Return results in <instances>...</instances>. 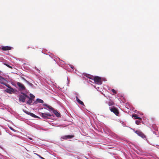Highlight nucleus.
<instances>
[{
    "label": "nucleus",
    "mask_w": 159,
    "mask_h": 159,
    "mask_svg": "<svg viewBox=\"0 0 159 159\" xmlns=\"http://www.w3.org/2000/svg\"><path fill=\"white\" fill-rule=\"evenodd\" d=\"M40 103H42V105L44 107H47L48 109L52 111L55 115L58 117H60V114L57 110H54L53 108L51 106L48 105L46 103H44L43 101L40 99Z\"/></svg>",
    "instance_id": "f257e3e1"
},
{
    "label": "nucleus",
    "mask_w": 159,
    "mask_h": 159,
    "mask_svg": "<svg viewBox=\"0 0 159 159\" xmlns=\"http://www.w3.org/2000/svg\"><path fill=\"white\" fill-rule=\"evenodd\" d=\"M110 111L114 113L116 116H119V112L117 108L114 107L109 108Z\"/></svg>",
    "instance_id": "f03ea898"
},
{
    "label": "nucleus",
    "mask_w": 159,
    "mask_h": 159,
    "mask_svg": "<svg viewBox=\"0 0 159 159\" xmlns=\"http://www.w3.org/2000/svg\"><path fill=\"white\" fill-rule=\"evenodd\" d=\"M93 80L95 82L98 84H101L102 82L101 78L98 76H95L93 78Z\"/></svg>",
    "instance_id": "7ed1b4c3"
},
{
    "label": "nucleus",
    "mask_w": 159,
    "mask_h": 159,
    "mask_svg": "<svg viewBox=\"0 0 159 159\" xmlns=\"http://www.w3.org/2000/svg\"><path fill=\"white\" fill-rule=\"evenodd\" d=\"M26 98H29V97L28 96L26 95L23 93V95H20V96L19 97V100L20 101L24 102H25Z\"/></svg>",
    "instance_id": "20e7f679"
},
{
    "label": "nucleus",
    "mask_w": 159,
    "mask_h": 159,
    "mask_svg": "<svg viewBox=\"0 0 159 159\" xmlns=\"http://www.w3.org/2000/svg\"><path fill=\"white\" fill-rule=\"evenodd\" d=\"M8 88H9V89H7L5 91L8 93L11 94L12 93H13L14 92V90L13 88H12L9 85L7 84L6 86Z\"/></svg>",
    "instance_id": "39448f33"
},
{
    "label": "nucleus",
    "mask_w": 159,
    "mask_h": 159,
    "mask_svg": "<svg viewBox=\"0 0 159 159\" xmlns=\"http://www.w3.org/2000/svg\"><path fill=\"white\" fill-rule=\"evenodd\" d=\"M17 84V85L19 87L20 90H25V87L22 84H21V83L19 82H18Z\"/></svg>",
    "instance_id": "423d86ee"
},
{
    "label": "nucleus",
    "mask_w": 159,
    "mask_h": 159,
    "mask_svg": "<svg viewBox=\"0 0 159 159\" xmlns=\"http://www.w3.org/2000/svg\"><path fill=\"white\" fill-rule=\"evenodd\" d=\"M7 80L4 78L0 76V82L1 84L6 86L8 84L5 82Z\"/></svg>",
    "instance_id": "0eeeda50"
},
{
    "label": "nucleus",
    "mask_w": 159,
    "mask_h": 159,
    "mask_svg": "<svg viewBox=\"0 0 159 159\" xmlns=\"http://www.w3.org/2000/svg\"><path fill=\"white\" fill-rule=\"evenodd\" d=\"M42 116L44 118H47L51 117V115L50 113H41Z\"/></svg>",
    "instance_id": "6e6552de"
},
{
    "label": "nucleus",
    "mask_w": 159,
    "mask_h": 159,
    "mask_svg": "<svg viewBox=\"0 0 159 159\" xmlns=\"http://www.w3.org/2000/svg\"><path fill=\"white\" fill-rule=\"evenodd\" d=\"M136 133L138 135H139L141 137L143 138H145L146 136H145V135L143 133H142V132H141L140 131H136Z\"/></svg>",
    "instance_id": "1a4fd4ad"
},
{
    "label": "nucleus",
    "mask_w": 159,
    "mask_h": 159,
    "mask_svg": "<svg viewBox=\"0 0 159 159\" xmlns=\"http://www.w3.org/2000/svg\"><path fill=\"white\" fill-rule=\"evenodd\" d=\"M74 137L73 135H67L63 136L61 137V138L63 139H70Z\"/></svg>",
    "instance_id": "9d476101"
},
{
    "label": "nucleus",
    "mask_w": 159,
    "mask_h": 159,
    "mask_svg": "<svg viewBox=\"0 0 159 159\" xmlns=\"http://www.w3.org/2000/svg\"><path fill=\"white\" fill-rule=\"evenodd\" d=\"M12 48L9 46H4L2 48V49L3 51L9 50L11 49Z\"/></svg>",
    "instance_id": "9b49d317"
},
{
    "label": "nucleus",
    "mask_w": 159,
    "mask_h": 159,
    "mask_svg": "<svg viewBox=\"0 0 159 159\" xmlns=\"http://www.w3.org/2000/svg\"><path fill=\"white\" fill-rule=\"evenodd\" d=\"M132 117L134 118L135 119H138L139 120H142V118L138 116L136 114H134L132 116Z\"/></svg>",
    "instance_id": "f8f14e48"
},
{
    "label": "nucleus",
    "mask_w": 159,
    "mask_h": 159,
    "mask_svg": "<svg viewBox=\"0 0 159 159\" xmlns=\"http://www.w3.org/2000/svg\"><path fill=\"white\" fill-rule=\"evenodd\" d=\"M76 100L77 102L78 103H79V104H81L82 105H84V103L83 102L80 100L78 98L77 96L76 97Z\"/></svg>",
    "instance_id": "ddd939ff"
},
{
    "label": "nucleus",
    "mask_w": 159,
    "mask_h": 159,
    "mask_svg": "<svg viewBox=\"0 0 159 159\" xmlns=\"http://www.w3.org/2000/svg\"><path fill=\"white\" fill-rule=\"evenodd\" d=\"M85 76L89 78V79H93V76L92 75H89V74H86L85 75Z\"/></svg>",
    "instance_id": "4468645a"
},
{
    "label": "nucleus",
    "mask_w": 159,
    "mask_h": 159,
    "mask_svg": "<svg viewBox=\"0 0 159 159\" xmlns=\"http://www.w3.org/2000/svg\"><path fill=\"white\" fill-rule=\"evenodd\" d=\"M29 99L28 101L27 102V103L30 104L33 101V99L32 98H29Z\"/></svg>",
    "instance_id": "2eb2a0df"
},
{
    "label": "nucleus",
    "mask_w": 159,
    "mask_h": 159,
    "mask_svg": "<svg viewBox=\"0 0 159 159\" xmlns=\"http://www.w3.org/2000/svg\"><path fill=\"white\" fill-rule=\"evenodd\" d=\"M30 115L32 117H33L34 118H38V117L36 115H35L33 113H30Z\"/></svg>",
    "instance_id": "dca6fc26"
},
{
    "label": "nucleus",
    "mask_w": 159,
    "mask_h": 159,
    "mask_svg": "<svg viewBox=\"0 0 159 159\" xmlns=\"http://www.w3.org/2000/svg\"><path fill=\"white\" fill-rule=\"evenodd\" d=\"M114 104V103L112 101L109 102L108 103V105L109 106H111L113 105Z\"/></svg>",
    "instance_id": "f3484780"
},
{
    "label": "nucleus",
    "mask_w": 159,
    "mask_h": 159,
    "mask_svg": "<svg viewBox=\"0 0 159 159\" xmlns=\"http://www.w3.org/2000/svg\"><path fill=\"white\" fill-rule=\"evenodd\" d=\"M142 120H136V121H135V122H136V124H137V125H139V124L141 122V121H142Z\"/></svg>",
    "instance_id": "a211bd4d"
},
{
    "label": "nucleus",
    "mask_w": 159,
    "mask_h": 159,
    "mask_svg": "<svg viewBox=\"0 0 159 159\" xmlns=\"http://www.w3.org/2000/svg\"><path fill=\"white\" fill-rule=\"evenodd\" d=\"M30 98H29V97L28 98H32V99H33V98H34L35 97L31 93H30Z\"/></svg>",
    "instance_id": "6ab92c4d"
},
{
    "label": "nucleus",
    "mask_w": 159,
    "mask_h": 159,
    "mask_svg": "<svg viewBox=\"0 0 159 159\" xmlns=\"http://www.w3.org/2000/svg\"><path fill=\"white\" fill-rule=\"evenodd\" d=\"M111 91H112V92L114 93H115V94H116L117 93V92H116V91L115 89H112L111 90Z\"/></svg>",
    "instance_id": "aec40b11"
},
{
    "label": "nucleus",
    "mask_w": 159,
    "mask_h": 159,
    "mask_svg": "<svg viewBox=\"0 0 159 159\" xmlns=\"http://www.w3.org/2000/svg\"><path fill=\"white\" fill-rule=\"evenodd\" d=\"M5 65L7 66V67H9V68H12V67L11 66H10L9 65H8V64H5Z\"/></svg>",
    "instance_id": "412c9836"
},
{
    "label": "nucleus",
    "mask_w": 159,
    "mask_h": 159,
    "mask_svg": "<svg viewBox=\"0 0 159 159\" xmlns=\"http://www.w3.org/2000/svg\"><path fill=\"white\" fill-rule=\"evenodd\" d=\"M9 128L11 130H13V131H15V130L13 128H12L11 127H9Z\"/></svg>",
    "instance_id": "4be33fe9"
},
{
    "label": "nucleus",
    "mask_w": 159,
    "mask_h": 159,
    "mask_svg": "<svg viewBox=\"0 0 159 159\" xmlns=\"http://www.w3.org/2000/svg\"><path fill=\"white\" fill-rule=\"evenodd\" d=\"M25 112L27 114L29 115H30V112H28V111H26Z\"/></svg>",
    "instance_id": "5701e85b"
},
{
    "label": "nucleus",
    "mask_w": 159,
    "mask_h": 159,
    "mask_svg": "<svg viewBox=\"0 0 159 159\" xmlns=\"http://www.w3.org/2000/svg\"><path fill=\"white\" fill-rule=\"evenodd\" d=\"M37 100L39 102H40V99H37Z\"/></svg>",
    "instance_id": "b1692460"
},
{
    "label": "nucleus",
    "mask_w": 159,
    "mask_h": 159,
    "mask_svg": "<svg viewBox=\"0 0 159 159\" xmlns=\"http://www.w3.org/2000/svg\"><path fill=\"white\" fill-rule=\"evenodd\" d=\"M43 108V107H42L41 106V105L40 104V110L41 109H42Z\"/></svg>",
    "instance_id": "393cba45"
},
{
    "label": "nucleus",
    "mask_w": 159,
    "mask_h": 159,
    "mask_svg": "<svg viewBox=\"0 0 159 159\" xmlns=\"http://www.w3.org/2000/svg\"><path fill=\"white\" fill-rule=\"evenodd\" d=\"M40 159H45L44 158H43V157H41V156H40Z\"/></svg>",
    "instance_id": "a878e982"
}]
</instances>
